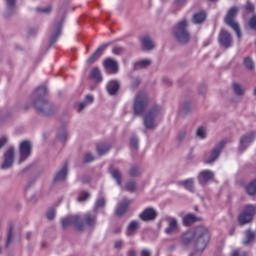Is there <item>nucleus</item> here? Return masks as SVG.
<instances>
[{
    "instance_id": "nucleus-1",
    "label": "nucleus",
    "mask_w": 256,
    "mask_h": 256,
    "mask_svg": "<svg viewBox=\"0 0 256 256\" xmlns=\"http://www.w3.org/2000/svg\"><path fill=\"white\" fill-rule=\"evenodd\" d=\"M181 239L184 245L194 243L197 251H205L209 241H211V233L207 227L198 226L194 230H189L182 234Z\"/></svg>"
},
{
    "instance_id": "nucleus-2",
    "label": "nucleus",
    "mask_w": 256,
    "mask_h": 256,
    "mask_svg": "<svg viewBox=\"0 0 256 256\" xmlns=\"http://www.w3.org/2000/svg\"><path fill=\"white\" fill-rule=\"evenodd\" d=\"M61 223L64 229H67V227H71L72 225L73 227H76L78 231H83V229H85V225L88 227H93V225L97 223V217L91 213H87L84 215L83 221L79 215H70L66 218H63Z\"/></svg>"
},
{
    "instance_id": "nucleus-3",
    "label": "nucleus",
    "mask_w": 256,
    "mask_h": 256,
    "mask_svg": "<svg viewBox=\"0 0 256 256\" xmlns=\"http://www.w3.org/2000/svg\"><path fill=\"white\" fill-rule=\"evenodd\" d=\"M189 22L187 19H182L179 21L173 29V34L179 43H188L191 39V34H189Z\"/></svg>"
},
{
    "instance_id": "nucleus-4",
    "label": "nucleus",
    "mask_w": 256,
    "mask_h": 256,
    "mask_svg": "<svg viewBox=\"0 0 256 256\" xmlns=\"http://www.w3.org/2000/svg\"><path fill=\"white\" fill-rule=\"evenodd\" d=\"M35 95L38 96V98L34 101L35 108L37 109V111L45 113V110L49 109V103H47V100L43 98V95H47V87H39L36 90Z\"/></svg>"
},
{
    "instance_id": "nucleus-5",
    "label": "nucleus",
    "mask_w": 256,
    "mask_h": 256,
    "mask_svg": "<svg viewBox=\"0 0 256 256\" xmlns=\"http://www.w3.org/2000/svg\"><path fill=\"white\" fill-rule=\"evenodd\" d=\"M149 103V99L147 98V94L141 92L138 93L134 99V113L135 115H143L145 110L147 109V105Z\"/></svg>"
},
{
    "instance_id": "nucleus-6",
    "label": "nucleus",
    "mask_w": 256,
    "mask_h": 256,
    "mask_svg": "<svg viewBox=\"0 0 256 256\" xmlns=\"http://www.w3.org/2000/svg\"><path fill=\"white\" fill-rule=\"evenodd\" d=\"M161 113V107L156 106L152 108L148 113L144 116V127L146 129H155L157 127V116Z\"/></svg>"
},
{
    "instance_id": "nucleus-7",
    "label": "nucleus",
    "mask_w": 256,
    "mask_h": 256,
    "mask_svg": "<svg viewBox=\"0 0 256 256\" xmlns=\"http://www.w3.org/2000/svg\"><path fill=\"white\" fill-rule=\"evenodd\" d=\"M237 13H239V8L238 7H232L228 11L226 18H225V23L229 25V27H232L233 30L235 31L238 39H241V28H239V24L235 22V17L237 16Z\"/></svg>"
},
{
    "instance_id": "nucleus-8",
    "label": "nucleus",
    "mask_w": 256,
    "mask_h": 256,
    "mask_svg": "<svg viewBox=\"0 0 256 256\" xmlns=\"http://www.w3.org/2000/svg\"><path fill=\"white\" fill-rule=\"evenodd\" d=\"M33 151V144L29 140H24L19 145V165L25 163L30 157Z\"/></svg>"
},
{
    "instance_id": "nucleus-9",
    "label": "nucleus",
    "mask_w": 256,
    "mask_h": 256,
    "mask_svg": "<svg viewBox=\"0 0 256 256\" xmlns=\"http://www.w3.org/2000/svg\"><path fill=\"white\" fill-rule=\"evenodd\" d=\"M255 213L256 207L254 205L248 204L244 206L238 218L240 225H247V223H251V221H253V217H255Z\"/></svg>"
},
{
    "instance_id": "nucleus-10",
    "label": "nucleus",
    "mask_w": 256,
    "mask_h": 256,
    "mask_svg": "<svg viewBox=\"0 0 256 256\" xmlns=\"http://www.w3.org/2000/svg\"><path fill=\"white\" fill-rule=\"evenodd\" d=\"M225 145H227V140H221L219 143H217L212 149L211 153L205 156V163L208 165L215 163V161L219 159V155H221L223 149H225Z\"/></svg>"
},
{
    "instance_id": "nucleus-11",
    "label": "nucleus",
    "mask_w": 256,
    "mask_h": 256,
    "mask_svg": "<svg viewBox=\"0 0 256 256\" xmlns=\"http://www.w3.org/2000/svg\"><path fill=\"white\" fill-rule=\"evenodd\" d=\"M13 163H15V148L10 147L4 153V160L1 165V169H4V170L11 169L13 167Z\"/></svg>"
},
{
    "instance_id": "nucleus-12",
    "label": "nucleus",
    "mask_w": 256,
    "mask_h": 256,
    "mask_svg": "<svg viewBox=\"0 0 256 256\" xmlns=\"http://www.w3.org/2000/svg\"><path fill=\"white\" fill-rule=\"evenodd\" d=\"M255 137H256L255 132H249L244 136H242L240 138L238 151H240V153H243V151H245L249 147V145H251V143L255 141Z\"/></svg>"
},
{
    "instance_id": "nucleus-13",
    "label": "nucleus",
    "mask_w": 256,
    "mask_h": 256,
    "mask_svg": "<svg viewBox=\"0 0 256 256\" xmlns=\"http://www.w3.org/2000/svg\"><path fill=\"white\" fill-rule=\"evenodd\" d=\"M61 29H63V20L56 22L51 29L50 45H55L61 37Z\"/></svg>"
},
{
    "instance_id": "nucleus-14",
    "label": "nucleus",
    "mask_w": 256,
    "mask_h": 256,
    "mask_svg": "<svg viewBox=\"0 0 256 256\" xmlns=\"http://www.w3.org/2000/svg\"><path fill=\"white\" fill-rule=\"evenodd\" d=\"M215 173L211 170H203L198 175V181L200 185H207L209 181H213Z\"/></svg>"
},
{
    "instance_id": "nucleus-15",
    "label": "nucleus",
    "mask_w": 256,
    "mask_h": 256,
    "mask_svg": "<svg viewBox=\"0 0 256 256\" xmlns=\"http://www.w3.org/2000/svg\"><path fill=\"white\" fill-rule=\"evenodd\" d=\"M219 43L222 47H231V43H233V39L231 38V34L225 30H221L219 35Z\"/></svg>"
},
{
    "instance_id": "nucleus-16",
    "label": "nucleus",
    "mask_w": 256,
    "mask_h": 256,
    "mask_svg": "<svg viewBox=\"0 0 256 256\" xmlns=\"http://www.w3.org/2000/svg\"><path fill=\"white\" fill-rule=\"evenodd\" d=\"M179 231V222L175 218L168 219V226L165 229L166 235H174Z\"/></svg>"
},
{
    "instance_id": "nucleus-17",
    "label": "nucleus",
    "mask_w": 256,
    "mask_h": 256,
    "mask_svg": "<svg viewBox=\"0 0 256 256\" xmlns=\"http://www.w3.org/2000/svg\"><path fill=\"white\" fill-rule=\"evenodd\" d=\"M142 221H153L157 217V211L153 208H146L140 215Z\"/></svg>"
},
{
    "instance_id": "nucleus-18",
    "label": "nucleus",
    "mask_w": 256,
    "mask_h": 256,
    "mask_svg": "<svg viewBox=\"0 0 256 256\" xmlns=\"http://www.w3.org/2000/svg\"><path fill=\"white\" fill-rule=\"evenodd\" d=\"M109 44H102L101 46H99V48L94 52V54L87 59V64L91 65L93 63H95V61H97V59H99V57H101V55H103V51H105V49H107V46Z\"/></svg>"
},
{
    "instance_id": "nucleus-19",
    "label": "nucleus",
    "mask_w": 256,
    "mask_h": 256,
    "mask_svg": "<svg viewBox=\"0 0 256 256\" xmlns=\"http://www.w3.org/2000/svg\"><path fill=\"white\" fill-rule=\"evenodd\" d=\"M103 65L105 69H107V71H111V73H117V71H119V64L114 59H106Z\"/></svg>"
},
{
    "instance_id": "nucleus-20",
    "label": "nucleus",
    "mask_w": 256,
    "mask_h": 256,
    "mask_svg": "<svg viewBox=\"0 0 256 256\" xmlns=\"http://www.w3.org/2000/svg\"><path fill=\"white\" fill-rule=\"evenodd\" d=\"M69 171V165L64 164L62 169L57 172V174L54 176V182L59 183V181H65L67 179V173Z\"/></svg>"
},
{
    "instance_id": "nucleus-21",
    "label": "nucleus",
    "mask_w": 256,
    "mask_h": 256,
    "mask_svg": "<svg viewBox=\"0 0 256 256\" xmlns=\"http://www.w3.org/2000/svg\"><path fill=\"white\" fill-rule=\"evenodd\" d=\"M119 87H120L119 81L112 80L108 82L106 89L109 95H117V91H119Z\"/></svg>"
},
{
    "instance_id": "nucleus-22",
    "label": "nucleus",
    "mask_w": 256,
    "mask_h": 256,
    "mask_svg": "<svg viewBox=\"0 0 256 256\" xmlns=\"http://www.w3.org/2000/svg\"><path fill=\"white\" fill-rule=\"evenodd\" d=\"M93 101H94L93 95H87L84 101L78 104V108H77L78 113H83V110L86 109V107H89V105H91Z\"/></svg>"
},
{
    "instance_id": "nucleus-23",
    "label": "nucleus",
    "mask_w": 256,
    "mask_h": 256,
    "mask_svg": "<svg viewBox=\"0 0 256 256\" xmlns=\"http://www.w3.org/2000/svg\"><path fill=\"white\" fill-rule=\"evenodd\" d=\"M205 19H207V14L205 13V11L197 12L192 17V21L196 25H200V23H205Z\"/></svg>"
},
{
    "instance_id": "nucleus-24",
    "label": "nucleus",
    "mask_w": 256,
    "mask_h": 256,
    "mask_svg": "<svg viewBox=\"0 0 256 256\" xmlns=\"http://www.w3.org/2000/svg\"><path fill=\"white\" fill-rule=\"evenodd\" d=\"M129 203H131V200H124L118 205V207L116 208V215H118V217H121V215H123L127 211Z\"/></svg>"
},
{
    "instance_id": "nucleus-25",
    "label": "nucleus",
    "mask_w": 256,
    "mask_h": 256,
    "mask_svg": "<svg viewBox=\"0 0 256 256\" xmlns=\"http://www.w3.org/2000/svg\"><path fill=\"white\" fill-rule=\"evenodd\" d=\"M232 91L235 95H238V97L245 95V88H243V85L239 84V82H234L232 84Z\"/></svg>"
},
{
    "instance_id": "nucleus-26",
    "label": "nucleus",
    "mask_w": 256,
    "mask_h": 256,
    "mask_svg": "<svg viewBox=\"0 0 256 256\" xmlns=\"http://www.w3.org/2000/svg\"><path fill=\"white\" fill-rule=\"evenodd\" d=\"M110 173L112 175V178L116 181L117 185L121 187V183H122L121 171H119V169L117 168H110Z\"/></svg>"
},
{
    "instance_id": "nucleus-27",
    "label": "nucleus",
    "mask_w": 256,
    "mask_h": 256,
    "mask_svg": "<svg viewBox=\"0 0 256 256\" xmlns=\"http://www.w3.org/2000/svg\"><path fill=\"white\" fill-rule=\"evenodd\" d=\"M142 46L149 51L155 47V43H153V40L149 36H145L142 38Z\"/></svg>"
},
{
    "instance_id": "nucleus-28",
    "label": "nucleus",
    "mask_w": 256,
    "mask_h": 256,
    "mask_svg": "<svg viewBox=\"0 0 256 256\" xmlns=\"http://www.w3.org/2000/svg\"><path fill=\"white\" fill-rule=\"evenodd\" d=\"M91 79H94L97 83H101L103 81V76H101V71L97 68H94L90 74Z\"/></svg>"
},
{
    "instance_id": "nucleus-29",
    "label": "nucleus",
    "mask_w": 256,
    "mask_h": 256,
    "mask_svg": "<svg viewBox=\"0 0 256 256\" xmlns=\"http://www.w3.org/2000/svg\"><path fill=\"white\" fill-rule=\"evenodd\" d=\"M151 65V60L149 59H142L135 63V69H145V67H149Z\"/></svg>"
},
{
    "instance_id": "nucleus-30",
    "label": "nucleus",
    "mask_w": 256,
    "mask_h": 256,
    "mask_svg": "<svg viewBox=\"0 0 256 256\" xmlns=\"http://www.w3.org/2000/svg\"><path fill=\"white\" fill-rule=\"evenodd\" d=\"M244 67L248 69V71H254L255 70V62L253 61L252 57H246L244 59Z\"/></svg>"
},
{
    "instance_id": "nucleus-31",
    "label": "nucleus",
    "mask_w": 256,
    "mask_h": 256,
    "mask_svg": "<svg viewBox=\"0 0 256 256\" xmlns=\"http://www.w3.org/2000/svg\"><path fill=\"white\" fill-rule=\"evenodd\" d=\"M196 137L201 140L206 139L207 138V128H205L203 126L198 127L196 130Z\"/></svg>"
},
{
    "instance_id": "nucleus-32",
    "label": "nucleus",
    "mask_w": 256,
    "mask_h": 256,
    "mask_svg": "<svg viewBox=\"0 0 256 256\" xmlns=\"http://www.w3.org/2000/svg\"><path fill=\"white\" fill-rule=\"evenodd\" d=\"M181 185H183V187L187 189V191H193V185H195V179L189 178L187 180H184L181 182Z\"/></svg>"
},
{
    "instance_id": "nucleus-33",
    "label": "nucleus",
    "mask_w": 256,
    "mask_h": 256,
    "mask_svg": "<svg viewBox=\"0 0 256 256\" xmlns=\"http://www.w3.org/2000/svg\"><path fill=\"white\" fill-rule=\"evenodd\" d=\"M137 229H139V223L137 221H132L128 226L127 235L128 236L133 235V233H135Z\"/></svg>"
},
{
    "instance_id": "nucleus-34",
    "label": "nucleus",
    "mask_w": 256,
    "mask_h": 256,
    "mask_svg": "<svg viewBox=\"0 0 256 256\" xmlns=\"http://www.w3.org/2000/svg\"><path fill=\"white\" fill-rule=\"evenodd\" d=\"M245 235H246V240L244 241V245H249V243H253V241L255 240V232L251 230H247L245 232Z\"/></svg>"
},
{
    "instance_id": "nucleus-35",
    "label": "nucleus",
    "mask_w": 256,
    "mask_h": 256,
    "mask_svg": "<svg viewBox=\"0 0 256 256\" xmlns=\"http://www.w3.org/2000/svg\"><path fill=\"white\" fill-rule=\"evenodd\" d=\"M68 138H69V133L67 132V129L65 128L60 129L58 132V139L60 141H67Z\"/></svg>"
},
{
    "instance_id": "nucleus-36",
    "label": "nucleus",
    "mask_w": 256,
    "mask_h": 256,
    "mask_svg": "<svg viewBox=\"0 0 256 256\" xmlns=\"http://www.w3.org/2000/svg\"><path fill=\"white\" fill-rule=\"evenodd\" d=\"M6 5L8 13H13L17 6V0H6Z\"/></svg>"
},
{
    "instance_id": "nucleus-37",
    "label": "nucleus",
    "mask_w": 256,
    "mask_h": 256,
    "mask_svg": "<svg viewBox=\"0 0 256 256\" xmlns=\"http://www.w3.org/2000/svg\"><path fill=\"white\" fill-rule=\"evenodd\" d=\"M248 195H255L256 194V179L252 181L246 188Z\"/></svg>"
},
{
    "instance_id": "nucleus-38",
    "label": "nucleus",
    "mask_w": 256,
    "mask_h": 256,
    "mask_svg": "<svg viewBox=\"0 0 256 256\" xmlns=\"http://www.w3.org/2000/svg\"><path fill=\"white\" fill-rule=\"evenodd\" d=\"M194 221H195V215L193 214H188L183 218V224L186 226L191 225V223H194Z\"/></svg>"
},
{
    "instance_id": "nucleus-39",
    "label": "nucleus",
    "mask_w": 256,
    "mask_h": 256,
    "mask_svg": "<svg viewBox=\"0 0 256 256\" xmlns=\"http://www.w3.org/2000/svg\"><path fill=\"white\" fill-rule=\"evenodd\" d=\"M37 11L39 13H44V15H49V13H51V11H53V7H51V5L38 7Z\"/></svg>"
},
{
    "instance_id": "nucleus-40",
    "label": "nucleus",
    "mask_w": 256,
    "mask_h": 256,
    "mask_svg": "<svg viewBox=\"0 0 256 256\" xmlns=\"http://www.w3.org/2000/svg\"><path fill=\"white\" fill-rule=\"evenodd\" d=\"M109 149H111V147L107 144H102L97 147V151H98L99 155H105V153H107V151H109Z\"/></svg>"
},
{
    "instance_id": "nucleus-41",
    "label": "nucleus",
    "mask_w": 256,
    "mask_h": 256,
    "mask_svg": "<svg viewBox=\"0 0 256 256\" xmlns=\"http://www.w3.org/2000/svg\"><path fill=\"white\" fill-rule=\"evenodd\" d=\"M103 207H105V198H99L94 206L95 211H97L98 209H103Z\"/></svg>"
},
{
    "instance_id": "nucleus-42",
    "label": "nucleus",
    "mask_w": 256,
    "mask_h": 256,
    "mask_svg": "<svg viewBox=\"0 0 256 256\" xmlns=\"http://www.w3.org/2000/svg\"><path fill=\"white\" fill-rule=\"evenodd\" d=\"M130 145L132 149H139V140L137 139V137L135 136L131 137Z\"/></svg>"
},
{
    "instance_id": "nucleus-43",
    "label": "nucleus",
    "mask_w": 256,
    "mask_h": 256,
    "mask_svg": "<svg viewBox=\"0 0 256 256\" xmlns=\"http://www.w3.org/2000/svg\"><path fill=\"white\" fill-rule=\"evenodd\" d=\"M89 197H90V195H89L88 192H82V193L80 194V196L78 197V201H79L80 203H84V201H87V199H89Z\"/></svg>"
},
{
    "instance_id": "nucleus-44",
    "label": "nucleus",
    "mask_w": 256,
    "mask_h": 256,
    "mask_svg": "<svg viewBox=\"0 0 256 256\" xmlns=\"http://www.w3.org/2000/svg\"><path fill=\"white\" fill-rule=\"evenodd\" d=\"M129 175L130 177H137V175H139V168L132 166L129 170Z\"/></svg>"
},
{
    "instance_id": "nucleus-45",
    "label": "nucleus",
    "mask_w": 256,
    "mask_h": 256,
    "mask_svg": "<svg viewBox=\"0 0 256 256\" xmlns=\"http://www.w3.org/2000/svg\"><path fill=\"white\" fill-rule=\"evenodd\" d=\"M248 25H249L250 29H256V15H253L250 18Z\"/></svg>"
},
{
    "instance_id": "nucleus-46",
    "label": "nucleus",
    "mask_w": 256,
    "mask_h": 256,
    "mask_svg": "<svg viewBox=\"0 0 256 256\" xmlns=\"http://www.w3.org/2000/svg\"><path fill=\"white\" fill-rule=\"evenodd\" d=\"M55 215V209L51 208L47 212V219H49V221H53V219H55Z\"/></svg>"
},
{
    "instance_id": "nucleus-47",
    "label": "nucleus",
    "mask_w": 256,
    "mask_h": 256,
    "mask_svg": "<svg viewBox=\"0 0 256 256\" xmlns=\"http://www.w3.org/2000/svg\"><path fill=\"white\" fill-rule=\"evenodd\" d=\"M125 242L123 240H116L114 243V249H123Z\"/></svg>"
},
{
    "instance_id": "nucleus-48",
    "label": "nucleus",
    "mask_w": 256,
    "mask_h": 256,
    "mask_svg": "<svg viewBox=\"0 0 256 256\" xmlns=\"http://www.w3.org/2000/svg\"><path fill=\"white\" fill-rule=\"evenodd\" d=\"M91 161H95V157L91 153H87L84 156V163H91Z\"/></svg>"
},
{
    "instance_id": "nucleus-49",
    "label": "nucleus",
    "mask_w": 256,
    "mask_h": 256,
    "mask_svg": "<svg viewBox=\"0 0 256 256\" xmlns=\"http://www.w3.org/2000/svg\"><path fill=\"white\" fill-rule=\"evenodd\" d=\"M136 184L134 181H130L126 184V191H135Z\"/></svg>"
},
{
    "instance_id": "nucleus-50",
    "label": "nucleus",
    "mask_w": 256,
    "mask_h": 256,
    "mask_svg": "<svg viewBox=\"0 0 256 256\" xmlns=\"http://www.w3.org/2000/svg\"><path fill=\"white\" fill-rule=\"evenodd\" d=\"M9 142V138L3 136L0 138V149H3V147H5V145H7V143Z\"/></svg>"
},
{
    "instance_id": "nucleus-51",
    "label": "nucleus",
    "mask_w": 256,
    "mask_h": 256,
    "mask_svg": "<svg viewBox=\"0 0 256 256\" xmlns=\"http://www.w3.org/2000/svg\"><path fill=\"white\" fill-rule=\"evenodd\" d=\"M185 137H187V130H181L178 133V141H183V139H185Z\"/></svg>"
},
{
    "instance_id": "nucleus-52",
    "label": "nucleus",
    "mask_w": 256,
    "mask_h": 256,
    "mask_svg": "<svg viewBox=\"0 0 256 256\" xmlns=\"http://www.w3.org/2000/svg\"><path fill=\"white\" fill-rule=\"evenodd\" d=\"M112 53L114 55H121L123 53V48L116 46L113 48Z\"/></svg>"
},
{
    "instance_id": "nucleus-53",
    "label": "nucleus",
    "mask_w": 256,
    "mask_h": 256,
    "mask_svg": "<svg viewBox=\"0 0 256 256\" xmlns=\"http://www.w3.org/2000/svg\"><path fill=\"white\" fill-rule=\"evenodd\" d=\"M139 83H140L139 78H136V79L132 82V84H131L132 89H135V87H137V85H139Z\"/></svg>"
},
{
    "instance_id": "nucleus-54",
    "label": "nucleus",
    "mask_w": 256,
    "mask_h": 256,
    "mask_svg": "<svg viewBox=\"0 0 256 256\" xmlns=\"http://www.w3.org/2000/svg\"><path fill=\"white\" fill-rule=\"evenodd\" d=\"M141 256H151V251L144 249L141 251Z\"/></svg>"
},
{
    "instance_id": "nucleus-55",
    "label": "nucleus",
    "mask_w": 256,
    "mask_h": 256,
    "mask_svg": "<svg viewBox=\"0 0 256 256\" xmlns=\"http://www.w3.org/2000/svg\"><path fill=\"white\" fill-rule=\"evenodd\" d=\"M246 9H247V11H253V4L247 3L246 4Z\"/></svg>"
},
{
    "instance_id": "nucleus-56",
    "label": "nucleus",
    "mask_w": 256,
    "mask_h": 256,
    "mask_svg": "<svg viewBox=\"0 0 256 256\" xmlns=\"http://www.w3.org/2000/svg\"><path fill=\"white\" fill-rule=\"evenodd\" d=\"M128 256H137V252H135V250H129Z\"/></svg>"
},
{
    "instance_id": "nucleus-57",
    "label": "nucleus",
    "mask_w": 256,
    "mask_h": 256,
    "mask_svg": "<svg viewBox=\"0 0 256 256\" xmlns=\"http://www.w3.org/2000/svg\"><path fill=\"white\" fill-rule=\"evenodd\" d=\"M11 237H13V234H12V232L10 231V232L8 233V240H7V243H11Z\"/></svg>"
},
{
    "instance_id": "nucleus-58",
    "label": "nucleus",
    "mask_w": 256,
    "mask_h": 256,
    "mask_svg": "<svg viewBox=\"0 0 256 256\" xmlns=\"http://www.w3.org/2000/svg\"><path fill=\"white\" fill-rule=\"evenodd\" d=\"M29 237H31V233H28V234H27V239H29Z\"/></svg>"
},
{
    "instance_id": "nucleus-59",
    "label": "nucleus",
    "mask_w": 256,
    "mask_h": 256,
    "mask_svg": "<svg viewBox=\"0 0 256 256\" xmlns=\"http://www.w3.org/2000/svg\"><path fill=\"white\" fill-rule=\"evenodd\" d=\"M254 95H256V88L254 89Z\"/></svg>"
},
{
    "instance_id": "nucleus-60",
    "label": "nucleus",
    "mask_w": 256,
    "mask_h": 256,
    "mask_svg": "<svg viewBox=\"0 0 256 256\" xmlns=\"http://www.w3.org/2000/svg\"><path fill=\"white\" fill-rule=\"evenodd\" d=\"M212 1H216V0H212Z\"/></svg>"
}]
</instances>
